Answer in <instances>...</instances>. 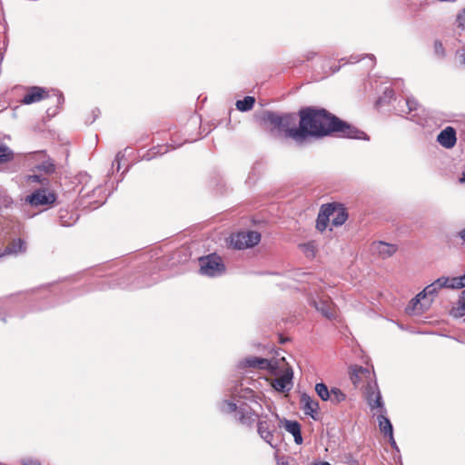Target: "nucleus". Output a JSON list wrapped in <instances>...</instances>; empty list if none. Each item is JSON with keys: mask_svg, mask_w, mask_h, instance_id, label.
Masks as SVG:
<instances>
[{"mask_svg": "<svg viewBox=\"0 0 465 465\" xmlns=\"http://www.w3.org/2000/svg\"><path fill=\"white\" fill-rule=\"evenodd\" d=\"M331 215H333L332 205L322 204L316 219V228L318 231L323 232L327 228Z\"/></svg>", "mask_w": 465, "mask_h": 465, "instance_id": "dca6fc26", "label": "nucleus"}, {"mask_svg": "<svg viewBox=\"0 0 465 465\" xmlns=\"http://www.w3.org/2000/svg\"><path fill=\"white\" fill-rule=\"evenodd\" d=\"M454 316L465 315V290H463L459 297L456 307L453 308Z\"/></svg>", "mask_w": 465, "mask_h": 465, "instance_id": "bb28decb", "label": "nucleus"}, {"mask_svg": "<svg viewBox=\"0 0 465 465\" xmlns=\"http://www.w3.org/2000/svg\"><path fill=\"white\" fill-rule=\"evenodd\" d=\"M387 437L389 438V442H390L391 448L393 450L399 451V447H398V445H397V443H396V441L394 440L393 434L388 435Z\"/></svg>", "mask_w": 465, "mask_h": 465, "instance_id": "58836bf2", "label": "nucleus"}, {"mask_svg": "<svg viewBox=\"0 0 465 465\" xmlns=\"http://www.w3.org/2000/svg\"><path fill=\"white\" fill-rule=\"evenodd\" d=\"M54 98H55V101H56L57 104H62L64 103V96L59 92H56L54 94Z\"/></svg>", "mask_w": 465, "mask_h": 465, "instance_id": "ea45409f", "label": "nucleus"}, {"mask_svg": "<svg viewBox=\"0 0 465 465\" xmlns=\"http://www.w3.org/2000/svg\"><path fill=\"white\" fill-rule=\"evenodd\" d=\"M392 107L396 114L406 115L409 120L419 125L424 126L427 123L428 114L412 97L395 98Z\"/></svg>", "mask_w": 465, "mask_h": 465, "instance_id": "7ed1b4c3", "label": "nucleus"}, {"mask_svg": "<svg viewBox=\"0 0 465 465\" xmlns=\"http://www.w3.org/2000/svg\"><path fill=\"white\" fill-rule=\"evenodd\" d=\"M460 182L461 183H465V170L461 173V177L460 178Z\"/></svg>", "mask_w": 465, "mask_h": 465, "instance_id": "c03bdc74", "label": "nucleus"}, {"mask_svg": "<svg viewBox=\"0 0 465 465\" xmlns=\"http://www.w3.org/2000/svg\"><path fill=\"white\" fill-rule=\"evenodd\" d=\"M299 127L290 130L292 140L302 143L307 137L322 138L332 133L350 139L369 140L361 130L341 120L323 108L306 107L299 112Z\"/></svg>", "mask_w": 465, "mask_h": 465, "instance_id": "f257e3e1", "label": "nucleus"}, {"mask_svg": "<svg viewBox=\"0 0 465 465\" xmlns=\"http://www.w3.org/2000/svg\"><path fill=\"white\" fill-rule=\"evenodd\" d=\"M361 57L360 55H351L348 60H346L345 58H341L340 61L344 62L343 64H345L358 63L359 61H361Z\"/></svg>", "mask_w": 465, "mask_h": 465, "instance_id": "c9c22d12", "label": "nucleus"}, {"mask_svg": "<svg viewBox=\"0 0 465 465\" xmlns=\"http://www.w3.org/2000/svg\"><path fill=\"white\" fill-rule=\"evenodd\" d=\"M13 159V152L5 144L0 142V163Z\"/></svg>", "mask_w": 465, "mask_h": 465, "instance_id": "c756f323", "label": "nucleus"}, {"mask_svg": "<svg viewBox=\"0 0 465 465\" xmlns=\"http://www.w3.org/2000/svg\"><path fill=\"white\" fill-rule=\"evenodd\" d=\"M54 201L55 194L45 189H38L26 197V202L32 206L48 205Z\"/></svg>", "mask_w": 465, "mask_h": 465, "instance_id": "1a4fd4ad", "label": "nucleus"}, {"mask_svg": "<svg viewBox=\"0 0 465 465\" xmlns=\"http://www.w3.org/2000/svg\"><path fill=\"white\" fill-rule=\"evenodd\" d=\"M25 250L26 246L25 241L20 238L15 239L5 248L4 252L0 253V259L6 255L23 253Z\"/></svg>", "mask_w": 465, "mask_h": 465, "instance_id": "4be33fe9", "label": "nucleus"}, {"mask_svg": "<svg viewBox=\"0 0 465 465\" xmlns=\"http://www.w3.org/2000/svg\"><path fill=\"white\" fill-rule=\"evenodd\" d=\"M261 234L255 231L240 232L232 236V245L238 250L252 247L259 243Z\"/></svg>", "mask_w": 465, "mask_h": 465, "instance_id": "0eeeda50", "label": "nucleus"}, {"mask_svg": "<svg viewBox=\"0 0 465 465\" xmlns=\"http://www.w3.org/2000/svg\"><path fill=\"white\" fill-rule=\"evenodd\" d=\"M78 216L74 213H70L67 210H60L59 220L63 226H72L76 223Z\"/></svg>", "mask_w": 465, "mask_h": 465, "instance_id": "b1692460", "label": "nucleus"}, {"mask_svg": "<svg viewBox=\"0 0 465 465\" xmlns=\"http://www.w3.org/2000/svg\"><path fill=\"white\" fill-rule=\"evenodd\" d=\"M280 421L283 425L284 429L293 436L294 442L298 445L302 444L303 439L301 431V424L297 420H291L287 419H282Z\"/></svg>", "mask_w": 465, "mask_h": 465, "instance_id": "aec40b11", "label": "nucleus"}, {"mask_svg": "<svg viewBox=\"0 0 465 465\" xmlns=\"http://www.w3.org/2000/svg\"><path fill=\"white\" fill-rule=\"evenodd\" d=\"M106 198H104L103 200H95L94 201V203H95L94 206H92L91 209H96L98 206L103 205L105 203ZM89 203H93V202H90Z\"/></svg>", "mask_w": 465, "mask_h": 465, "instance_id": "a19ab883", "label": "nucleus"}, {"mask_svg": "<svg viewBox=\"0 0 465 465\" xmlns=\"http://www.w3.org/2000/svg\"><path fill=\"white\" fill-rule=\"evenodd\" d=\"M397 251V246L387 243L382 241L373 242L371 244V252L372 254L378 255L381 259H387L392 256Z\"/></svg>", "mask_w": 465, "mask_h": 465, "instance_id": "f8f14e48", "label": "nucleus"}, {"mask_svg": "<svg viewBox=\"0 0 465 465\" xmlns=\"http://www.w3.org/2000/svg\"><path fill=\"white\" fill-rule=\"evenodd\" d=\"M341 66H336L334 68H331V74H335L336 72H338L340 70Z\"/></svg>", "mask_w": 465, "mask_h": 465, "instance_id": "49530a36", "label": "nucleus"}, {"mask_svg": "<svg viewBox=\"0 0 465 465\" xmlns=\"http://www.w3.org/2000/svg\"><path fill=\"white\" fill-rule=\"evenodd\" d=\"M443 280L447 282L445 283V288L449 289H462L465 288V273L461 276L458 277H445L442 276Z\"/></svg>", "mask_w": 465, "mask_h": 465, "instance_id": "5701e85b", "label": "nucleus"}, {"mask_svg": "<svg viewBox=\"0 0 465 465\" xmlns=\"http://www.w3.org/2000/svg\"><path fill=\"white\" fill-rule=\"evenodd\" d=\"M315 391L317 395L324 401H328L331 397V391H329L328 387L322 383H317L315 385Z\"/></svg>", "mask_w": 465, "mask_h": 465, "instance_id": "c85d7f7f", "label": "nucleus"}, {"mask_svg": "<svg viewBox=\"0 0 465 465\" xmlns=\"http://www.w3.org/2000/svg\"><path fill=\"white\" fill-rule=\"evenodd\" d=\"M168 145H158L157 147L153 148L152 153H147L146 155L143 156V159L150 160L157 154H163L168 151Z\"/></svg>", "mask_w": 465, "mask_h": 465, "instance_id": "7c9ffc66", "label": "nucleus"}, {"mask_svg": "<svg viewBox=\"0 0 465 465\" xmlns=\"http://www.w3.org/2000/svg\"><path fill=\"white\" fill-rule=\"evenodd\" d=\"M22 465H41V462L38 460H35L32 458H25L21 460Z\"/></svg>", "mask_w": 465, "mask_h": 465, "instance_id": "f704fd0d", "label": "nucleus"}, {"mask_svg": "<svg viewBox=\"0 0 465 465\" xmlns=\"http://www.w3.org/2000/svg\"><path fill=\"white\" fill-rule=\"evenodd\" d=\"M38 169L40 171H44L46 173H52L55 170L54 164L50 161H45L40 165H38Z\"/></svg>", "mask_w": 465, "mask_h": 465, "instance_id": "2f4dec72", "label": "nucleus"}, {"mask_svg": "<svg viewBox=\"0 0 465 465\" xmlns=\"http://www.w3.org/2000/svg\"><path fill=\"white\" fill-rule=\"evenodd\" d=\"M463 64H465V54L463 55Z\"/></svg>", "mask_w": 465, "mask_h": 465, "instance_id": "8fccbe9b", "label": "nucleus"}, {"mask_svg": "<svg viewBox=\"0 0 465 465\" xmlns=\"http://www.w3.org/2000/svg\"><path fill=\"white\" fill-rule=\"evenodd\" d=\"M318 53L313 51V50H309V51H306L304 54H303V58L306 60V61H311L312 60L313 58H315L317 56Z\"/></svg>", "mask_w": 465, "mask_h": 465, "instance_id": "e433bc0d", "label": "nucleus"}, {"mask_svg": "<svg viewBox=\"0 0 465 465\" xmlns=\"http://www.w3.org/2000/svg\"><path fill=\"white\" fill-rule=\"evenodd\" d=\"M257 431L260 437L272 448H277L278 444L274 442L275 424L269 419L259 420L257 423Z\"/></svg>", "mask_w": 465, "mask_h": 465, "instance_id": "6e6552de", "label": "nucleus"}, {"mask_svg": "<svg viewBox=\"0 0 465 465\" xmlns=\"http://www.w3.org/2000/svg\"><path fill=\"white\" fill-rule=\"evenodd\" d=\"M293 372L292 369H286L284 372L272 381V388L279 392L289 391L292 388Z\"/></svg>", "mask_w": 465, "mask_h": 465, "instance_id": "9b49d317", "label": "nucleus"}, {"mask_svg": "<svg viewBox=\"0 0 465 465\" xmlns=\"http://www.w3.org/2000/svg\"><path fill=\"white\" fill-rule=\"evenodd\" d=\"M200 272L209 277L222 275L225 272V265L222 258L216 253H212L199 259Z\"/></svg>", "mask_w": 465, "mask_h": 465, "instance_id": "423d86ee", "label": "nucleus"}, {"mask_svg": "<svg viewBox=\"0 0 465 465\" xmlns=\"http://www.w3.org/2000/svg\"><path fill=\"white\" fill-rule=\"evenodd\" d=\"M301 409L305 415L310 416L314 420H319V402L313 400L307 393H302L300 399Z\"/></svg>", "mask_w": 465, "mask_h": 465, "instance_id": "9d476101", "label": "nucleus"}, {"mask_svg": "<svg viewBox=\"0 0 465 465\" xmlns=\"http://www.w3.org/2000/svg\"><path fill=\"white\" fill-rule=\"evenodd\" d=\"M394 91L391 87H385L383 94L380 96L376 102L377 106H382L393 103Z\"/></svg>", "mask_w": 465, "mask_h": 465, "instance_id": "393cba45", "label": "nucleus"}, {"mask_svg": "<svg viewBox=\"0 0 465 465\" xmlns=\"http://www.w3.org/2000/svg\"><path fill=\"white\" fill-rule=\"evenodd\" d=\"M271 366L269 360L259 357H249L240 362L241 368H253L260 370H267Z\"/></svg>", "mask_w": 465, "mask_h": 465, "instance_id": "412c9836", "label": "nucleus"}, {"mask_svg": "<svg viewBox=\"0 0 465 465\" xmlns=\"http://www.w3.org/2000/svg\"><path fill=\"white\" fill-rule=\"evenodd\" d=\"M254 398V391L250 388H242L241 384L232 389L231 399L221 401L219 409L223 413L232 415L242 424L251 426L255 421L257 415L242 400L257 403Z\"/></svg>", "mask_w": 465, "mask_h": 465, "instance_id": "f03ea898", "label": "nucleus"}, {"mask_svg": "<svg viewBox=\"0 0 465 465\" xmlns=\"http://www.w3.org/2000/svg\"><path fill=\"white\" fill-rule=\"evenodd\" d=\"M430 303H431V299L425 301L423 296H419V293H418L414 298H412L410 301V302L406 308V312L409 314H420L424 310L428 309L430 307Z\"/></svg>", "mask_w": 465, "mask_h": 465, "instance_id": "2eb2a0df", "label": "nucleus"}, {"mask_svg": "<svg viewBox=\"0 0 465 465\" xmlns=\"http://www.w3.org/2000/svg\"><path fill=\"white\" fill-rule=\"evenodd\" d=\"M437 142L446 149H451L457 142L456 131L451 126L444 128L437 136Z\"/></svg>", "mask_w": 465, "mask_h": 465, "instance_id": "4468645a", "label": "nucleus"}, {"mask_svg": "<svg viewBox=\"0 0 465 465\" xmlns=\"http://www.w3.org/2000/svg\"><path fill=\"white\" fill-rule=\"evenodd\" d=\"M447 282L443 280L442 277L438 278L436 281H434L432 283L427 285L423 291L419 292V296H423L425 301H428L431 299V302L433 301V298L437 295L439 291L441 288H445V283Z\"/></svg>", "mask_w": 465, "mask_h": 465, "instance_id": "a211bd4d", "label": "nucleus"}, {"mask_svg": "<svg viewBox=\"0 0 465 465\" xmlns=\"http://www.w3.org/2000/svg\"><path fill=\"white\" fill-rule=\"evenodd\" d=\"M434 46H435V51L437 53H440V52H443V46H442V44L439 41H436L435 44H434Z\"/></svg>", "mask_w": 465, "mask_h": 465, "instance_id": "79ce46f5", "label": "nucleus"}, {"mask_svg": "<svg viewBox=\"0 0 465 465\" xmlns=\"http://www.w3.org/2000/svg\"><path fill=\"white\" fill-rule=\"evenodd\" d=\"M327 204L332 205L333 207V215L331 216L332 217L331 224L334 226H341L344 224L349 216L344 205L340 203H331Z\"/></svg>", "mask_w": 465, "mask_h": 465, "instance_id": "6ab92c4d", "label": "nucleus"}, {"mask_svg": "<svg viewBox=\"0 0 465 465\" xmlns=\"http://www.w3.org/2000/svg\"><path fill=\"white\" fill-rule=\"evenodd\" d=\"M355 371L357 372H367V369H364L362 367H359V369L355 370Z\"/></svg>", "mask_w": 465, "mask_h": 465, "instance_id": "a18cd8bd", "label": "nucleus"}, {"mask_svg": "<svg viewBox=\"0 0 465 465\" xmlns=\"http://www.w3.org/2000/svg\"><path fill=\"white\" fill-rule=\"evenodd\" d=\"M367 401L371 411L378 410L377 420L380 430L384 436L393 434V427L387 417V410L384 406L381 391L377 389L376 391L369 392Z\"/></svg>", "mask_w": 465, "mask_h": 465, "instance_id": "20e7f679", "label": "nucleus"}, {"mask_svg": "<svg viewBox=\"0 0 465 465\" xmlns=\"http://www.w3.org/2000/svg\"><path fill=\"white\" fill-rule=\"evenodd\" d=\"M370 58L371 59V61H374V60H375V57H374V55H373V54H371V55H370Z\"/></svg>", "mask_w": 465, "mask_h": 465, "instance_id": "09e8293b", "label": "nucleus"}, {"mask_svg": "<svg viewBox=\"0 0 465 465\" xmlns=\"http://www.w3.org/2000/svg\"><path fill=\"white\" fill-rule=\"evenodd\" d=\"M355 465H359V464H355Z\"/></svg>", "mask_w": 465, "mask_h": 465, "instance_id": "3c124183", "label": "nucleus"}, {"mask_svg": "<svg viewBox=\"0 0 465 465\" xmlns=\"http://www.w3.org/2000/svg\"><path fill=\"white\" fill-rule=\"evenodd\" d=\"M310 304L327 319L334 318V307L329 299L312 298L310 301Z\"/></svg>", "mask_w": 465, "mask_h": 465, "instance_id": "ddd939ff", "label": "nucleus"}, {"mask_svg": "<svg viewBox=\"0 0 465 465\" xmlns=\"http://www.w3.org/2000/svg\"><path fill=\"white\" fill-rule=\"evenodd\" d=\"M45 97H47V93L45 88L39 86H32L28 89L21 102L24 104H31L37 103Z\"/></svg>", "mask_w": 465, "mask_h": 465, "instance_id": "f3484780", "label": "nucleus"}, {"mask_svg": "<svg viewBox=\"0 0 465 465\" xmlns=\"http://www.w3.org/2000/svg\"><path fill=\"white\" fill-rule=\"evenodd\" d=\"M262 120L272 124L273 128L283 131L285 136L292 139V136L289 131L298 129V127H295L296 115L294 114H280L272 111H266L263 113Z\"/></svg>", "mask_w": 465, "mask_h": 465, "instance_id": "39448f33", "label": "nucleus"}, {"mask_svg": "<svg viewBox=\"0 0 465 465\" xmlns=\"http://www.w3.org/2000/svg\"><path fill=\"white\" fill-rule=\"evenodd\" d=\"M124 157V154L122 153V152H119L114 162H113V168H114V166H116V170L119 171L120 170V164H121V160Z\"/></svg>", "mask_w": 465, "mask_h": 465, "instance_id": "473e14b6", "label": "nucleus"}, {"mask_svg": "<svg viewBox=\"0 0 465 465\" xmlns=\"http://www.w3.org/2000/svg\"><path fill=\"white\" fill-rule=\"evenodd\" d=\"M457 22L460 26L465 25V8L457 15Z\"/></svg>", "mask_w": 465, "mask_h": 465, "instance_id": "4c0bfd02", "label": "nucleus"}, {"mask_svg": "<svg viewBox=\"0 0 465 465\" xmlns=\"http://www.w3.org/2000/svg\"><path fill=\"white\" fill-rule=\"evenodd\" d=\"M346 395L338 388H331V397L328 401H331L333 404H339L341 401H345Z\"/></svg>", "mask_w": 465, "mask_h": 465, "instance_id": "cd10ccee", "label": "nucleus"}, {"mask_svg": "<svg viewBox=\"0 0 465 465\" xmlns=\"http://www.w3.org/2000/svg\"><path fill=\"white\" fill-rule=\"evenodd\" d=\"M458 236L465 242V228L458 232Z\"/></svg>", "mask_w": 465, "mask_h": 465, "instance_id": "37998d69", "label": "nucleus"}, {"mask_svg": "<svg viewBox=\"0 0 465 465\" xmlns=\"http://www.w3.org/2000/svg\"><path fill=\"white\" fill-rule=\"evenodd\" d=\"M353 376H356V377H357V376H358V373H354V374L351 376V380H352L353 383H356V379H354V377H353Z\"/></svg>", "mask_w": 465, "mask_h": 465, "instance_id": "de8ad7c7", "label": "nucleus"}, {"mask_svg": "<svg viewBox=\"0 0 465 465\" xmlns=\"http://www.w3.org/2000/svg\"><path fill=\"white\" fill-rule=\"evenodd\" d=\"M104 192V189L102 186H97L92 191V195L87 193L86 195H84L83 197H87L89 199L94 197L95 195H100L102 193Z\"/></svg>", "mask_w": 465, "mask_h": 465, "instance_id": "72a5a7b5", "label": "nucleus"}, {"mask_svg": "<svg viewBox=\"0 0 465 465\" xmlns=\"http://www.w3.org/2000/svg\"><path fill=\"white\" fill-rule=\"evenodd\" d=\"M255 104V98L252 96H245L242 100L236 102V108L241 112H248L252 109Z\"/></svg>", "mask_w": 465, "mask_h": 465, "instance_id": "a878e982", "label": "nucleus"}]
</instances>
